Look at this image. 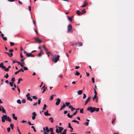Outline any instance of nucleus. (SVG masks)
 Returning a JSON list of instances; mask_svg holds the SVG:
<instances>
[{
  "label": "nucleus",
  "instance_id": "nucleus-1",
  "mask_svg": "<svg viewBox=\"0 0 134 134\" xmlns=\"http://www.w3.org/2000/svg\"><path fill=\"white\" fill-rule=\"evenodd\" d=\"M87 110L90 111L91 113H93L96 111L98 112L99 110V108H96L95 107H88L87 109Z\"/></svg>",
  "mask_w": 134,
  "mask_h": 134
},
{
  "label": "nucleus",
  "instance_id": "nucleus-2",
  "mask_svg": "<svg viewBox=\"0 0 134 134\" xmlns=\"http://www.w3.org/2000/svg\"><path fill=\"white\" fill-rule=\"evenodd\" d=\"M58 128L59 129V130H58V128H57L55 130L56 132L58 133H61L62 131L64 129L63 128L61 127H59Z\"/></svg>",
  "mask_w": 134,
  "mask_h": 134
},
{
  "label": "nucleus",
  "instance_id": "nucleus-3",
  "mask_svg": "<svg viewBox=\"0 0 134 134\" xmlns=\"http://www.w3.org/2000/svg\"><path fill=\"white\" fill-rule=\"evenodd\" d=\"M8 116L7 115H3L1 117V119H2V121L3 122H5V120H6L7 121V119Z\"/></svg>",
  "mask_w": 134,
  "mask_h": 134
},
{
  "label": "nucleus",
  "instance_id": "nucleus-4",
  "mask_svg": "<svg viewBox=\"0 0 134 134\" xmlns=\"http://www.w3.org/2000/svg\"><path fill=\"white\" fill-rule=\"evenodd\" d=\"M43 131L44 134H48V133L49 132L48 128V127H46V128L44 127L43 128Z\"/></svg>",
  "mask_w": 134,
  "mask_h": 134
},
{
  "label": "nucleus",
  "instance_id": "nucleus-5",
  "mask_svg": "<svg viewBox=\"0 0 134 134\" xmlns=\"http://www.w3.org/2000/svg\"><path fill=\"white\" fill-rule=\"evenodd\" d=\"M72 27L71 25H69L68 26V32L69 33L70 32H72Z\"/></svg>",
  "mask_w": 134,
  "mask_h": 134
},
{
  "label": "nucleus",
  "instance_id": "nucleus-6",
  "mask_svg": "<svg viewBox=\"0 0 134 134\" xmlns=\"http://www.w3.org/2000/svg\"><path fill=\"white\" fill-rule=\"evenodd\" d=\"M60 56L59 55H57L56 57L54 58V61L55 63H56L59 60Z\"/></svg>",
  "mask_w": 134,
  "mask_h": 134
},
{
  "label": "nucleus",
  "instance_id": "nucleus-7",
  "mask_svg": "<svg viewBox=\"0 0 134 134\" xmlns=\"http://www.w3.org/2000/svg\"><path fill=\"white\" fill-rule=\"evenodd\" d=\"M32 119L34 120L35 119L36 116L37 115V114L35 112H34L32 113Z\"/></svg>",
  "mask_w": 134,
  "mask_h": 134
},
{
  "label": "nucleus",
  "instance_id": "nucleus-8",
  "mask_svg": "<svg viewBox=\"0 0 134 134\" xmlns=\"http://www.w3.org/2000/svg\"><path fill=\"white\" fill-rule=\"evenodd\" d=\"M60 100L59 98H58L57 99V102L55 103V105H58L60 102Z\"/></svg>",
  "mask_w": 134,
  "mask_h": 134
},
{
  "label": "nucleus",
  "instance_id": "nucleus-9",
  "mask_svg": "<svg viewBox=\"0 0 134 134\" xmlns=\"http://www.w3.org/2000/svg\"><path fill=\"white\" fill-rule=\"evenodd\" d=\"M91 99V97H89L86 100L85 102V105H86L87 104V103L88 102L90 101V99Z\"/></svg>",
  "mask_w": 134,
  "mask_h": 134
},
{
  "label": "nucleus",
  "instance_id": "nucleus-10",
  "mask_svg": "<svg viewBox=\"0 0 134 134\" xmlns=\"http://www.w3.org/2000/svg\"><path fill=\"white\" fill-rule=\"evenodd\" d=\"M27 57H35V56L32 54V53H28L27 54V55H26Z\"/></svg>",
  "mask_w": 134,
  "mask_h": 134
},
{
  "label": "nucleus",
  "instance_id": "nucleus-11",
  "mask_svg": "<svg viewBox=\"0 0 134 134\" xmlns=\"http://www.w3.org/2000/svg\"><path fill=\"white\" fill-rule=\"evenodd\" d=\"M88 4V3L87 2L84 1V4L82 5L81 7H85L86 6H87Z\"/></svg>",
  "mask_w": 134,
  "mask_h": 134
},
{
  "label": "nucleus",
  "instance_id": "nucleus-12",
  "mask_svg": "<svg viewBox=\"0 0 134 134\" xmlns=\"http://www.w3.org/2000/svg\"><path fill=\"white\" fill-rule=\"evenodd\" d=\"M48 110H47L46 111H45L44 112V115L46 116L51 115L50 114H49L48 113Z\"/></svg>",
  "mask_w": 134,
  "mask_h": 134
},
{
  "label": "nucleus",
  "instance_id": "nucleus-13",
  "mask_svg": "<svg viewBox=\"0 0 134 134\" xmlns=\"http://www.w3.org/2000/svg\"><path fill=\"white\" fill-rule=\"evenodd\" d=\"M4 63L3 62L0 64V68H1L3 69L5 68V67L3 65Z\"/></svg>",
  "mask_w": 134,
  "mask_h": 134
},
{
  "label": "nucleus",
  "instance_id": "nucleus-14",
  "mask_svg": "<svg viewBox=\"0 0 134 134\" xmlns=\"http://www.w3.org/2000/svg\"><path fill=\"white\" fill-rule=\"evenodd\" d=\"M35 39L37 41V42L38 43H40L42 42V41L40 39H38L37 38H35Z\"/></svg>",
  "mask_w": 134,
  "mask_h": 134
},
{
  "label": "nucleus",
  "instance_id": "nucleus-15",
  "mask_svg": "<svg viewBox=\"0 0 134 134\" xmlns=\"http://www.w3.org/2000/svg\"><path fill=\"white\" fill-rule=\"evenodd\" d=\"M4 53L5 54H7L9 57H12L13 55V54L12 53H11L10 54L8 52H4Z\"/></svg>",
  "mask_w": 134,
  "mask_h": 134
},
{
  "label": "nucleus",
  "instance_id": "nucleus-16",
  "mask_svg": "<svg viewBox=\"0 0 134 134\" xmlns=\"http://www.w3.org/2000/svg\"><path fill=\"white\" fill-rule=\"evenodd\" d=\"M98 98V97H97V95H94V97L93 98V100H94L95 99H96V102H97V99Z\"/></svg>",
  "mask_w": 134,
  "mask_h": 134
},
{
  "label": "nucleus",
  "instance_id": "nucleus-17",
  "mask_svg": "<svg viewBox=\"0 0 134 134\" xmlns=\"http://www.w3.org/2000/svg\"><path fill=\"white\" fill-rule=\"evenodd\" d=\"M66 107V105H65L64 104L61 107L60 109V110H62L63 108H65Z\"/></svg>",
  "mask_w": 134,
  "mask_h": 134
},
{
  "label": "nucleus",
  "instance_id": "nucleus-18",
  "mask_svg": "<svg viewBox=\"0 0 134 134\" xmlns=\"http://www.w3.org/2000/svg\"><path fill=\"white\" fill-rule=\"evenodd\" d=\"M12 117L13 119L15 120H16L17 119V117L15 116V114H12Z\"/></svg>",
  "mask_w": 134,
  "mask_h": 134
},
{
  "label": "nucleus",
  "instance_id": "nucleus-19",
  "mask_svg": "<svg viewBox=\"0 0 134 134\" xmlns=\"http://www.w3.org/2000/svg\"><path fill=\"white\" fill-rule=\"evenodd\" d=\"M82 93V90H79L77 92L78 94L79 95H81Z\"/></svg>",
  "mask_w": 134,
  "mask_h": 134
},
{
  "label": "nucleus",
  "instance_id": "nucleus-20",
  "mask_svg": "<svg viewBox=\"0 0 134 134\" xmlns=\"http://www.w3.org/2000/svg\"><path fill=\"white\" fill-rule=\"evenodd\" d=\"M76 13L79 15H80L81 14V12L78 10H77L76 11Z\"/></svg>",
  "mask_w": 134,
  "mask_h": 134
},
{
  "label": "nucleus",
  "instance_id": "nucleus-21",
  "mask_svg": "<svg viewBox=\"0 0 134 134\" xmlns=\"http://www.w3.org/2000/svg\"><path fill=\"white\" fill-rule=\"evenodd\" d=\"M85 10H86L85 9H83V10L81 12V13L82 14L86 12V11H85Z\"/></svg>",
  "mask_w": 134,
  "mask_h": 134
},
{
  "label": "nucleus",
  "instance_id": "nucleus-22",
  "mask_svg": "<svg viewBox=\"0 0 134 134\" xmlns=\"http://www.w3.org/2000/svg\"><path fill=\"white\" fill-rule=\"evenodd\" d=\"M22 80H23V79H21V78H19L18 80V81L17 82V84H19L20 83V81H22Z\"/></svg>",
  "mask_w": 134,
  "mask_h": 134
},
{
  "label": "nucleus",
  "instance_id": "nucleus-23",
  "mask_svg": "<svg viewBox=\"0 0 134 134\" xmlns=\"http://www.w3.org/2000/svg\"><path fill=\"white\" fill-rule=\"evenodd\" d=\"M49 120H51V123H52L54 121V120L52 117H50L49 118Z\"/></svg>",
  "mask_w": 134,
  "mask_h": 134
},
{
  "label": "nucleus",
  "instance_id": "nucleus-24",
  "mask_svg": "<svg viewBox=\"0 0 134 134\" xmlns=\"http://www.w3.org/2000/svg\"><path fill=\"white\" fill-rule=\"evenodd\" d=\"M27 99L28 100H30L31 101H32V99L30 97H27Z\"/></svg>",
  "mask_w": 134,
  "mask_h": 134
},
{
  "label": "nucleus",
  "instance_id": "nucleus-25",
  "mask_svg": "<svg viewBox=\"0 0 134 134\" xmlns=\"http://www.w3.org/2000/svg\"><path fill=\"white\" fill-rule=\"evenodd\" d=\"M73 17V16H72L71 17H68V19L69 20H70V21H72V17Z\"/></svg>",
  "mask_w": 134,
  "mask_h": 134
},
{
  "label": "nucleus",
  "instance_id": "nucleus-26",
  "mask_svg": "<svg viewBox=\"0 0 134 134\" xmlns=\"http://www.w3.org/2000/svg\"><path fill=\"white\" fill-rule=\"evenodd\" d=\"M67 130L66 129H65L63 131L62 134H66Z\"/></svg>",
  "mask_w": 134,
  "mask_h": 134
},
{
  "label": "nucleus",
  "instance_id": "nucleus-27",
  "mask_svg": "<svg viewBox=\"0 0 134 134\" xmlns=\"http://www.w3.org/2000/svg\"><path fill=\"white\" fill-rule=\"evenodd\" d=\"M72 122H75V123H76L77 124H79V122L75 120H72Z\"/></svg>",
  "mask_w": 134,
  "mask_h": 134
},
{
  "label": "nucleus",
  "instance_id": "nucleus-28",
  "mask_svg": "<svg viewBox=\"0 0 134 134\" xmlns=\"http://www.w3.org/2000/svg\"><path fill=\"white\" fill-rule=\"evenodd\" d=\"M65 105L66 106H68L70 105V103L68 102H65Z\"/></svg>",
  "mask_w": 134,
  "mask_h": 134
},
{
  "label": "nucleus",
  "instance_id": "nucleus-29",
  "mask_svg": "<svg viewBox=\"0 0 134 134\" xmlns=\"http://www.w3.org/2000/svg\"><path fill=\"white\" fill-rule=\"evenodd\" d=\"M7 121H8L10 122L11 121V119L9 116L8 117L7 119Z\"/></svg>",
  "mask_w": 134,
  "mask_h": 134
},
{
  "label": "nucleus",
  "instance_id": "nucleus-30",
  "mask_svg": "<svg viewBox=\"0 0 134 134\" xmlns=\"http://www.w3.org/2000/svg\"><path fill=\"white\" fill-rule=\"evenodd\" d=\"M53 129L52 128H50L49 129V132L51 131V132H53Z\"/></svg>",
  "mask_w": 134,
  "mask_h": 134
},
{
  "label": "nucleus",
  "instance_id": "nucleus-31",
  "mask_svg": "<svg viewBox=\"0 0 134 134\" xmlns=\"http://www.w3.org/2000/svg\"><path fill=\"white\" fill-rule=\"evenodd\" d=\"M80 74V73L77 71V70L76 71V72L75 74V75L79 76Z\"/></svg>",
  "mask_w": 134,
  "mask_h": 134
},
{
  "label": "nucleus",
  "instance_id": "nucleus-32",
  "mask_svg": "<svg viewBox=\"0 0 134 134\" xmlns=\"http://www.w3.org/2000/svg\"><path fill=\"white\" fill-rule=\"evenodd\" d=\"M1 108H2V112L3 113H5V110L4 109V108L3 107H2Z\"/></svg>",
  "mask_w": 134,
  "mask_h": 134
},
{
  "label": "nucleus",
  "instance_id": "nucleus-33",
  "mask_svg": "<svg viewBox=\"0 0 134 134\" xmlns=\"http://www.w3.org/2000/svg\"><path fill=\"white\" fill-rule=\"evenodd\" d=\"M68 127L70 128L71 129H73L72 127L71 126V124L69 123H68Z\"/></svg>",
  "mask_w": 134,
  "mask_h": 134
},
{
  "label": "nucleus",
  "instance_id": "nucleus-34",
  "mask_svg": "<svg viewBox=\"0 0 134 134\" xmlns=\"http://www.w3.org/2000/svg\"><path fill=\"white\" fill-rule=\"evenodd\" d=\"M47 107V105H46L45 104L44 105V106H43V110H45L46 109V108Z\"/></svg>",
  "mask_w": 134,
  "mask_h": 134
},
{
  "label": "nucleus",
  "instance_id": "nucleus-35",
  "mask_svg": "<svg viewBox=\"0 0 134 134\" xmlns=\"http://www.w3.org/2000/svg\"><path fill=\"white\" fill-rule=\"evenodd\" d=\"M9 76L8 75V73L6 74V75L4 76V77L6 79H7Z\"/></svg>",
  "mask_w": 134,
  "mask_h": 134
},
{
  "label": "nucleus",
  "instance_id": "nucleus-36",
  "mask_svg": "<svg viewBox=\"0 0 134 134\" xmlns=\"http://www.w3.org/2000/svg\"><path fill=\"white\" fill-rule=\"evenodd\" d=\"M14 125L13 124H10V126L11 127V129L12 130L13 129Z\"/></svg>",
  "mask_w": 134,
  "mask_h": 134
},
{
  "label": "nucleus",
  "instance_id": "nucleus-37",
  "mask_svg": "<svg viewBox=\"0 0 134 134\" xmlns=\"http://www.w3.org/2000/svg\"><path fill=\"white\" fill-rule=\"evenodd\" d=\"M54 96V94H53L51 95L50 97V100H52L53 99V96Z\"/></svg>",
  "mask_w": 134,
  "mask_h": 134
},
{
  "label": "nucleus",
  "instance_id": "nucleus-38",
  "mask_svg": "<svg viewBox=\"0 0 134 134\" xmlns=\"http://www.w3.org/2000/svg\"><path fill=\"white\" fill-rule=\"evenodd\" d=\"M78 44H79L78 46L79 47L81 46L82 45V43L81 42H79Z\"/></svg>",
  "mask_w": 134,
  "mask_h": 134
},
{
  "label": "nucleus",
  "instance_id": "nucleus-39",
  "mask_svg": "<svg viewBox=\"0 0 134 134\" xmlns=\"http://www.w3.org/2000/svg\"><path fill=\"white\" fill-rule=\"evenodd\" d=\"M83 108H82L80 110V113H83Z\"/></svg>",
  "mask_w": 134,
  "mask_h": 134
},
{
  "label": "nucleus",
  "instance_id": "nucleus-40",
  "mask_svg": "<svg viewBox=\"0 0 134 134\" xmlns=\"http://www.w3.org/2000/svg\"><path fill=\"white\" fill-rule=\"evenodd\" d=\"M17 103L19 104H21V102L20 99H18L17 101Z\"/></svg>",
  "mask_w": 134,
  "mask_h": 134
},
{
  "label": "nucleus",
  "instance_id": "nucleus-41",
  "mask_svg": "<svg viewBox=\"0 0 134 134\" xmlns=\"http://www.w3.org/2000/svg\"><path fill=\"white\" fill-rule=\"evenodd\" d=\"M43 47L44 49L46 51H48V49L45 47V46L44 45L43 46Z\"/></svg>",
  "mask_w": 134,
  "mask_h": 134
},
{
  "label": "nucleus",
  "instance_id": "nucleus-42",
  "mask_svg": "<svg viewBox=\"0 0 134 134\" xmlns=\"http://www.w3.org/2000/svg\"><path fill=\"white\" fill-rule=\"evenodd\" d=\"M9 84L10 85L11 87H12L13 86V83L12 82H10L9 83Z\"/></svg>",
  "mask_w": 134,
  "mask_h": 134
},
{
  "label": "nucleus",
  "instance_id": "nucleus-43",
  "mask_svg": "<svg viewBox=\"0 0 134 134\" xmlns=\"http://www.w3.org/2000/svg\"><path fill=\"white\" fill-rule=\"evenodd\" d=\"M31 97H32V98L35 99H37V98L36 96H31Z\"/></svg>",
  "mask_w": 134,
  "mask_h": 134
},
{
  "label": "nucleus",
  "instance_id": "nucleus-44",
  "mask_svg": "<svg viewBox=\"0 0 134 134\" xmlns=\"http://www.w3.org/2000/svg\"><path fill=\"white\" fill-rule=\"evenodd\" d=\"M31 128L32 129H33L34 130V132H36V130L35 129V127L34 126H32L31 127Z\"/></svg>",
  "mask_w": 134,
  "mask_h": 134
},
{
  "label": "nucleus",
  "instance_id": "nucleus-45",
  "mask_svg": "<svg viewBox=\"0 0 134 134\" xmlns=\"http://www.w3.org/2000/svg\"><path fill=\"white\" fill-rule=\"evenodd\" d=\"M10 46H12L14 45V43L13 42H10Z\"/></svg>",
  "mask_w": 134,
  "mask_h": 134
},
{
  "label": "nucleus",
  "instance_id": "nucleus-46",
  "mask_svg": "<svg viewBox=\"0 0 134 134\" xmlns=\"http://www.w3.org/2000/svg\"><path fill=\"white\" fill-rule=\"evenodd\" d=\"M3 39L4 41H7V38L6 37H3L2 38Z\"/></svg>",
  "mask_w": 134,
  "mask_h": 134
},
{
  "label": "nucleus",
  "instance_id": "nucleus-47",
  "mask_svg": "<svg viewBox=\"0 0 134 134\" xmlns=\"http://www.w3.org/2000/svg\"><path fill=\"white\" fill-rule=\"evenodd\" d=\"M15 80V78L14 77H12L11 79V80L12 82H14Z\"/></svg>",
  "mask_w": 134,
  "mask_h": 134
},
{
  "label": "nucleus",
  "instance_id": "nucleus-48",
  "mask_svg": "<svg viewBox=\"0 0 134 134\" xmlns=\"http://www.w3.org/2000/svg\"><path fill=\"white\" fill-rule=\"evenodd\" d=\"M4 70H5L6 71H8L9 70V69L8 68H4Z\"/></svg>",
  "mask_w": 134,
  "mask_h": 134
},
{
  "label": "nucleus",
  "instance_id": "nucleus-49",
  "mask_svg": "<svg viewBox=\"0 0 134 134\" xmlns=\"http://www.w3.org/2000/svg\"><path fill=\"white\" fill-rule=\"evenodd\" d=\"M86 97V95L85 93H83V97L82 98L83 99L85 98Z\"/></svg>",
  "mask_w": 134,
  "mask_h": 134
},
{
  "label": "nucleus",
  "instance_id": "nucleus-50",
  "mask_svg": "<svg viewBox=\"0 0 134 134\" xmlns=\"http://www.w3.org/2000/svg\"><path fill=\"white\" fill-rule=\"evenodd\" d=\"M22 102L23 103H25L26 102V101L25 99H23L22 100Z\"/></svg>",
  "mask_w": 134,
  "mask_h": 134
},
{
  "label": "nucleus",
  "instance_id": "nucleus-51",
  "mask_svg": "<svg viewBox=\"0 0 134 134\" xmlns=\"http://www.w3.org/2000/svg\"><path fill=\"white\" fill-rule=\"evenodd\" d=\"M10 128L9 127H8L7 128V130L8 132H9L10 131Z\"/></svg>",
  "mask_w": 134,
  "mask_h": 134
},
{
  "label": "nucleus",
  "instance_id": "nucleus-52",
  "mask_svg": "<svg viewBox=\"0 0 134 134\" xmlns=\"http://www.w3.org/2000/svg\"><path fill=\"white\" fill-rule=\"evenodd\" d=\"M23 69L25 70H28V68L26 67H24Z\"/></svg>",
  "mask_w": 134,
  "mask_h": 134
},
{
  "label": "nucleus",
  "instance_id": "nucleus-53",
  "mask_svg": "<svg viewBox=\"0 0 134 134\" xmlns=\"http://www.w3.org/2000/svg\"><path fill=\"white\" fill-rule=\"evenodd\" d=\"M20 72V70H19L18 71H17L16 72H15V75L17 74L19 72Z\"/></svg>",
  "mask_w": 134,
  "mask_h": 134
},
{
  "label": "nucleus",
  "instance_id": "nucleus-54",
  "mask_svg": "<svg viewBox=\"0 0 134 134\" xmlns=\"http://www.w3.org/2000/svg\"><path fill=\"white\" fill-rule=\"evenodd\" d=\"M84 124H85L86 126H87L88 125L89 122H85Z\"/></svg>",
  "mask_w": 134,
  "mask_h": 134
},
{
  "label": "nucleus",
  "instance_id": "nucleus-55",
  "mask_svg": "<svg viewBox=\"0 0 134 134\" xmlns=\"http://www.w3.org/2000/svg\"><path fill=\"white\" fill-rule=\"evenodd\" d=\"M92 81L93 83H94V79L93 77H92Z\"/></svg>",
  "mask_w": 134,
  "mask_h": 134
},
{
  "label": "nucleus",
  "instance_id": "nucleus-56",
  "mask_svg": "<svg viewBox=\"0 0 134 134\" xmlns=\"http://www.w3.org/2000/svg\"><path fill=\"white\" fill-rule=\"evenodd\" d=\"M94 93L95 94V95H97V92L96 91V90L95 89H94Z\"/></svg>",
  "mask_w": 134,
  "mask_h": 134
},
{
  "label": "nucleus",
  "instance_id": "nucleus-57",
  "mask_svg": "<svg viewBox=\"0 0 134 134\" xmlns=\"http://www.w3.org/2000/svg\"><path fill=\"white\" fill-rule=\"evenodd\" d=\"M17 129H18V132H19V134H21V133L20 132L19 130L18 127H17Z\"/></svg>",
  "mask_w": 134,
  "mask_h": 134
},
{
  "label": "nucleus",
  "instance_id": "nucleus-58",
  "mask_svg": "<svg viewBox=\"0 0 134 134\" xmlns=\"http://www.w3.org/2000/svg\"><path fill=\"white\" fill-rule=\"evenodd\" d=\"M42 54V53H40L38 54V57H40L41 56Z\"/></svg>",
  "mask_w": 134,
  "mask_h": 134
},
{
  "label": "nucleus",
  "instance_id": "nucleus-59",
  "mask_svg": "<svg viewBox=\"0 0 134 134\" xmlns=\"http://www.w3.org/2000/svg\"><path fill=\"white\" fill-rule=\"evenodd\" d=\"M77 111H76L74 113L72 114V115H75L76 114V113H77Z\"/></svg>",
  "mask_w": 134,
  "mask_h": 134
},
{
  "label": "nucleus",
  "instance_id": "nucleus-60",
  "mask_svg": "<svg viewBox=\"0 0 134 134\" xmlns=\"http://www.w3.org/2000/svg\"><path fill=\"white\" fill-rule=\"evenodd\" d=\"M28 124L30 125H34L33 124H31L30 121H28Z\"/></svg>",
  "mask_w": 134,
  "mask_h": 134
},
{
  "label": "nucleus",
  "instance_id": "nucleus-61",
  "mask_svg": "<svg viewBox=\"0 0 134 134\" xmlns=\"http://www.w3.org/2000/svg\"><path fill=\"white\" fill-rule=\"evenodd\" d=\"M9 51L10 53H11L12 52H13V50L12 49H10L9 50Z\"/></svg>",
  "mask_w": 134,
  "mask_h": 134
},
{
  "label": "nucleus",
  "instance_id": "nucleus-62",
  "mask_svg": "<svg viewBox=\"0 0 134 134\" xmlns=\"http://www.w3.org/2000/svg\"><path fill=\"white\" fill-rule=\"evenodd\" d=\"M24 54L25 55H27V54L28 53L27 52H26L25 51H24Z\"/></svg>",
  "mask_w": 134,
  "mask_h": 134
},
{
  "label": "nucleus",
  "instance_id": "nucleus-63",
  "mask_svg": "<svg viewBox=\"0 0 134 134\" xmlns=\"http://www.w3.org/2000/svg\"><path fill=\"white\" fill-rule=\"evenodd\" d=\"M41 102V101L40 100V99L38 100V104H40Z\"/></svg>",
  "mask_w": 134,
  "mask_h": 134
},
{
  "label": "nucleus",
  "instance_id": "nucleus-64",
  "mask_svg": "<svg viewBox=\"0 0 134 134\" xmlns=\"http://www.w3.org/2000/svg\"><path fill=\"white\" fill-rule=\"evenodd\" d=\"M20 58H23V56L22 54L21 53H20Z\"/></svg>",
  "mask_w": 134,
  "mask_h": 134
}]
</instances>
